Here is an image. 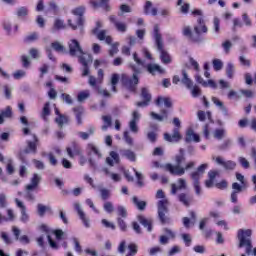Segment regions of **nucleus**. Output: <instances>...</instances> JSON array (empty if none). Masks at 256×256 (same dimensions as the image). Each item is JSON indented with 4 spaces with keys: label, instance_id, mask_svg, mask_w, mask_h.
Wrapping results in <instances>:
<instances>
[{
    "label": "nucleus",
    "instance_id": "aec40b11",
    "mask_svg": "<svg viewBox=\"0 0 256 256\" xmlns=\"http://www.w3.org/2000/svg\"><path fill=\"white\" fill-rule=\"evenodd\" d=\"M197 22L198 25L194 26L196 35H201V33H207V31H209V28L205 25V20L202 17L198 18Z\"/></svg>",
    "mask_w": 256,
    "mask_h": 256
},
{
    "label": "nucleus",
    "instance_id": "393cba45",
    "mask_svg": "<svg viewBox=\"0 0 256 256\" xmlns=\"http://www.w3.org/2000/svg\"><path fill=\"white\" fill-rule=\"evenodd\" d=\"M138 221L145 229H147L148 233H151L153 231V220L147 219L145 216H138Z\"/></svg>",
    "mask_w": 256,
    "mask_h": 256
},
{
    "label": "nucleus",
    "instance_id": "c756f323",
    "mask_svg": "<svg viewBox=\"0 0 256 256\" xmlns=\"http://www.w3.org/2000/svg\"><path fill=\"white\" fill-rule=\"evenodd\" d=\"M186 143H191V141H194L195 143H199L201 141V138L199 135L195 134V131L193 129H189L186 132V138H185Z\"/></svg>",
    "mask_w": 256,
    "mask_h": 256
},
{
    "label": "nucleus",
    "instance_id": "f704fd0d",
    "mask_svg": "<svg viewBox=\"0 0 256 256\" xmlns=\"http://www.w3.org/2000/svg\"><path fill=\"white\" fill-rule=\"evenodd\" d=\"M132 203L139 209V211H145V207H147V202L139 200L137 196L132 197Z\"/></svg>",
    "mask_w": 256,
    "mask_h": 256
},
{
    "label": "nucleus",
    "instance_id": "bf43d9fd",
    "mask_svg": "<svg viewBox=\"0 0 256 256\" xmlns=\"http://www.w3.org/2000/svg\"><path fill=\"white\" fill-rule=\"evenodd\" d=\"M90 93L89 90L82 91L78 94V101L79 103H83L86 99H89Z\"/></svg>",
    "mask_w": 256,
    "mask_h": 256
},
{
    "label": "nucleus",
    "instance_id": "423d86ee",
    "mask_svg": "<svg viewBox=\"0 0 256 256\" xmlns=\"http://www.w3.org/2000/svg\"><path fill=\"white\" fill-rule=\"evenodd\" d=\"M68 51L71 57H78L79 61H81V57H83V55H88L87 53L83 52L81 44L76 39H71L68 42Z\"/></svg>",
    "mask_w": 256,
    "mask_h": 256
},
{
    "label": "nucleus",
    "instance_id": "8fccbe9b",
    "mask_svg": "<svg viewBox=\"0 0 256 256\" xmlns=\"http://www.w3.org/2000/svg\"><path fill=\"white\" fill-rule=\"evenodd\" d=\"M0 115H2L3 119H11L13 117L11 106H7L4 110H1Z\"/></svg>",
    "mask_w": 256,
    "mask_h": 256
},
{
    "label": "nucleus",
    "instance_id": "5701e85b",
    "mask_svg": "<svg viewBox=\"0 0 256 256\" xmlns=\"http://www.w3.org/2000/svg\"><path fill=\"white\" fill-rule=\"evenodd\" d=\"M119 162V154L115 151H111L109 153V157L106 158V163L109 165V167H114L115 165L119 164Z\"/></svg>",
    "mask_w": 256,
    "mask_h": 256
},
{
    "label": "nucleus",
    "instance_id": "dca6fc26",
    "mask_svg": "<svg viewBox=\"0 0 256 256\" xmlns=\"http://www.w3.org/2000/svg\"><path fill=\"white\" fill-rule=\"evenodd\" d=\"M141 97L144 101L137 102L136 107H147L151 103V93L147 88H142Z\"/></svg>",
    "mask_w": 256,
    "mask_h": 256
},
{
    "label": "nucleus",
    "instance_id": "e2e57ef3",
    "mask_svg": "<svg viewBox=\"0 0 256 256\" xmlns=\"http://www.w3.org/2000/svg\"><path fill=\"white\" fill-rule=\"evenodd\" d=\"M242 21L246 27H252L253 22L247 13L242 14Z\"/></svg>",
    "mask_w": 256,
    "mask_h": 256
},
{
    "label": "nucleus",
    "instance_id": "79ce46f5",
    "mask_svg": "<svg viewBox=\"0 0 256 256\" xmlns=\"http://www.w3.org/2000/svg\"><path fill=\"white\" fill-rule=\"evenodd\" d=\"M109 0H100V3L98 2H92L93 7H103L105 11H111V6H109Z\"/></svg>",
    "mask_w": 256,
    "mask_h": 256
},
{
    "label": "nucleus",
    "instance_id": "4c0bfd02",
    "mask_svg": "<svg viewBox=\"0 0 256 256\" xmlns=\"http://www.w3.org/2000/svg\"><path fill=\"white\" fill-rule=\"evenodd\" d=\"M74 115L77 119L78 125H83V119L81 118V115H83V107L78 106L73 108Z\"/></svg>",
    "mask_w": 256,
    "mask_h": 256
},
{
    "label": "nucleus",
    "instance_id": "6e6d98bb",
    "mask_svg": "<svg viewBox=\"0 0 256 256\" xmlns=\"http://www.w3.org/2000/svg\"><path fill=\"white\" fill-rule=\"evenodd\" d=\"M123 139L129 147H133V137H131V134L129 131H124L123 133Z\"/></svg>",
    "mask_w": 256,
    "mask_h": 256
},
{
    "label": "nucleus",
    "instance_id": "58836bf2",
    "mask_svg": "<svg viewBox=\"0 0 256 256\" xmlns=\"http://www.w3.org/2000/svg\"><path fill=\"white\" fill-rule=\"evenodd\" d=\"M50 106H51L50 102H46L44 104V107H43V110H42V114H41V117H42V119H44V121H47V117H49L51 115Z\"/></svg>",
    "mask_w": 256,
    "mask_h": 256
},
{
    "label": "nucleus",
    "instance_id": "f03ea898",
    "mask_svg": "<svg viewBox=\"0 0 256 256\" xmlns=\"http://www.w3.org/2000/svg\"><path fill=\"white\" fill-rule=\"evenodd\" d=\"M251 229H240L238 230V247L239 249L245 247L246 249V255H251V249H253V242L251 240L252 235Z\"/></svg>",
    "mask_w": 256,
    "mask_h": 256
},
{
    "label": "nucleus",
    "instance_id": "72a5a7b5",
    "mask_svg": "<svg viewBox=\"0 0 256 256\" xmlns=\"http://www.w3.org/2000/svg\"><path fill=\"white\" fill-rule=\"evenodd\" d=\"M51 49L56 51L57 53H65V45H63V42L60 41H54L50 44Z\"/></svg>",
    "mask_w": 256,
    "mask_h": 256
},
{
    "label": "nucleus",
    "instance_id": "cd10ccee",
    "mask_svg": "<svg viewBox=\"0 0 256 256\" xmlns=\"http://www.w3.org/2000/svg\"><path fill=\"white\" fill-rule=\"evenodd\" d=\"M95 131H96L95 126L91 125L88 127L87 132H77V135L78 137H80V139H82V141H87L89 137H91L92 135H95Z\"/></svg>",
    "mask_w": 256,
    "mask_h": 256
},
{
    "label": "nucleus",
    "instance_id": "6ab92c4d",
    "mask_svg": "<svg viewBox=\"0 0 256 256\" xmlns=\"http://www.w3.org/2000/svg\"><path fill=\"white\" fill-rule=\"evenodd\" d=\"M101 27H103V24L101 22H97L96 23V27L93 29V33L94 35L97 36V39H99V41H105L106 37H107V30H100Z\"/></svg>",
    "mask_w": 256,
    "mask_h": 256
},
{
    "label": "nucleus",
    "instance_id": "39448f33",
    "mask_svg": "<svg viewBox=\"0 0 256 256\" xmlns=\"http://www.w3.org/2000/svg\"><path fill=\"white\" fill-rule=\"evenodd\" d=\"M158 217L160 219V222L162 225H165L167 223H170L169 216H167V213H169V200L167 199H162L158 201Z\"/></svg>",
    "mask_w": 256,
    "mask_h": 256
},
{
    "label": "nucleus",
    "instance_id": "20e7f679",
    "mask_svg": "<svg viewBox=\"0 0 256 256\" xmlns=\"http://www.w3.org/2000/svg\"><path fill=\"white\" fill-rule=\"evenodd\" d=\"M154 39L156 43V47L158 51L160 52V58L162 63L164 64H169L171 63V56H169V53L163 49V37H161L159 33V27L155 26L154 27Z\"/></svg>",
    "mask_w": 256,
    "mask_h": 256
},
{
    "label": "nucleus",
    "instance_id": "4468645a",
    "mask_svg": "<svg viewBox=\"0 0 256 256\" xmlns=\"http://www.w3.org/2000/svg\"><path fill=\"white\" fill-rule=\"evenodd\" d=\"M80 63L83 65V77H87L89 75V64L93 63V56L91 54H84L82 57H80Z\"/></svg>",
    "mask_w": 256,
    "mask_h": 256
},
{
    "label": "nucleus",
    "instance_id": "2eb2a0df",
    "mask_svg": "<svg viewBox=\"0 0 256 256\" xmlns=\"http://www.w3.org/2000/svg\"><path fill=\"white\" fill-rule=\"evenodd\" d=\"M232 189H233V191L230 195V201H231V203H237L238 195H239V193L243 192V190L245 189V185L234 182L232 184Z\"/></svg>",
    "mask_w": 256,
    "mask_h": 256
},
{
    "label": "nucleus",
    "instance_id": "412c9836",
    "mask_svg": "<svg viewBox=\"0 0 256 256\" xmlns=\"http://www.w3.org/2000/svg\"><path fill=\"white\" fill-rule=\"evenodd\" d=\"M85 13V7L84 6H79L75 9L72 10V14L75 15L76 17H78L77 20V25L79 27H81L84 23V19H83V14Z\"/></svg>",
    "mask_w": 256,
    "mask_h": 256
},
{
    "label": "nucleus",
    "instance_id": "9b49d317",
    "mask_svg": "<svg viewBox=\"0 0 256 256\" xmlns=\"http://www.w3.org/2000/svg\"><path fill=\"white\" fill-rule=\"evenodd\" d=\"M26 143L27 146L24 149V153H32L33 155H35L37 153V143H39V138L37 137V135L32 134V140H28Z\"/></svg>",
    "mask_w": 256,
    "mask_h": 256
},
{
    "label": "nucleus",
    "instance_id": "ddd939ff",
    "mask_svg": "<svg viewBox=\"0 0 256 256\" xmlns=\"http://www.w3.org/2000/svg\"><path fill=\"white\" fill-rule=\"evenodd\" d=\"M183 139V136L179 132V128L173 129V134L164 133V140L168 143H179Z\"/></svg>",
    "mask_w": 256,
    "mask_h": 256
},
{
    "label": "nucleus",
    "instance_id": "864d4df0",
    "mask_svg": "<svg viewBox=\"0 0 256 256\" xmlns=\"http://www.w3.org/2000/svg\"><path fill=\"white\" fill-rule=\"evenodd\" d=\"M119 53V42H115L114 44H111V47L109 49V56L114 57Z\"/></svg>",
    "mask_w": 256,
    "mask_h": 256
},
{
    "label": "nucleus",
    "instance_id": "69168bd1",
    "mask_svg": "<svg viewBox=\"0 0 256 256\" xmlns=\"http://www.w3.org/2000/svg\"><path fill=\"white\" fill-rule=\"evenodd\" d=\"M128 249H129L130 252L126 256H135V255H137L138 247H137L136 244H130L128 246Z\"/></svg>",
    "mask_w": 256,
    "mask_h": 256
},
{
    "label": "nucleus",
    "instance_id": "a18cd8bd",
    "mask_svg": "<svg viewBox=\"0 0 256 256\" xmlns=\"http://www.w3.org/2000/svg\"><path fill=\"white\" fill-rule=\"evenodd\" d=\"M226 75L228 79H233L235 75V65L233 63H228L226 66Z\"/></svg>",
    "mask_w": 256,
    "mask_h": 256
},
{
    "label": "nucleus",
    "instance_id": "f8f14e48",
    "mask_svg": "<svg viewBox=\"0 0 256 256\" xmlns=\"http://www.w3.org/2000/svg\"><path fill=\"white\" fill-rule=\"evenodd\" d=\"M213 161H215V163H217V165H221L222 167H224V169H226V171H233V169H235V167H237V163L228 160L225 161L222 157L218 156V157H213L212 158Z\"/></svg>",
    "mask_w": 256,
    "mask_h": 256
},
{
    "label": "nucleus",
    "instance_id": "603ef678",
    "mask_svg": "<svg viewBox=\"0 0 256 256\" xmlns=\"http://www.w3.org/2000/svg\"><path fill=\"white\" fill-rule=\"evenodd\" d=\"M20 122L22 125H25V127L22 129L24 135H29L30 130H29V121L27 120V117L22 116L20 118Z\"/></svg>",
    "mask_w": 256,
    "mask_h": 256
},
{
    "label": "nucleus",
    "instance_id": "b1692460",
    "mask_svg": "<svg viewBox=\"0 0 256 256\" xmlns=\"http://www.w3.org/2000/svg\"><path fill=\"white\" fill-rule=\"evenodd\" d=\"M109 19H110L111 23L114 24V26L116 27L117 31H120V33H125V31H127V24L117 20V18L115 16H113V15L110 16Z\"/></svg>",
    "mask_w": 256,
    "mask_h": 256
},
{
    "label": "nucleus",
    "instance_id": "338daca9",
    "mask_svg": "<svg viewBox=\"0 0 256 256\" xmlns=\"http://www.w3.org/2000/svg\"><path fill=\"white\" fill-rule=\"evenodd\" d=\"M190 89H191L192 97L195 98L201 95V88H199V86L195 85V86H192Z\"/></svg>",
    "mask_w": 256,
    "mask_h": 256
},
{
    "label": "nucleus",
    "instance_id": "4be33fe9",
    "mask_svg": "<svg viewBox=\"0 0 256 256\" xmlns=\"http://www.w3.org/2000/svg\"><path fill=\"white\" fill-rule=\"evenodd\" d=\"M39 183H41V175L35 173L31 178V183L26 185V191H33L39 187Z\"/></svg>",
    "mask_w": 256,
    "mask_h": 256
},
{
    "label": "nucleus",
    "instance_id": "5fc2aeb1",
    "mask_svg": "<svg viewBox=\"0 0 256 256\" xmlns=\"http://www.w3.org/2000/svg\"><path fill=\"white\" fill-rule=\"evenodd\" d=\"M214 139H218V141H221L225 137V129H216L213 132Z\"/></svg>",
    "mask_w": 256,
    "mask_h": 256
},
{
    "label": "nucleus",
    "instance_id": "680f3d73",
    "mask_svg": "<svg viewBox=\"0 0 256 256\" xmlns=\"http://www.w3.org/2000/svg\"><path fill=\"white\" fill-rule=\"evenodd\" d=\"M146 137L150 143H155L157 141V132L149 131L146 133Z\"/></svg>",
    "mask_w": 256,
    "mask_h": 256
},
{
    "label": "nucleus",
    "instance_id": "9d476101",
    "mask_svg": "<svg viewBox=\"0 0 256 256\" xmlns=\"http://www.w3.org/2000/svg\"><path fill=\"white\" fill-rule=\"evenodd\" d=\"M207 167H209V164H201L195 171L191 172L190 177L193 183H199L201 177L205 175Z\"/></svg>",
    "mask_w": 256,
    "mask_h": 256
},
{
    "label": "nucleus",
    "instance_id": "c9c22d12",
    "mask_svg": "<svg viewBox=\"0 0 256 256\" xmlns=\"http://www.w3.org/2000/svg\"><path fill=\"white\" fill-rule=\"evenodd\" d=\"M182 33L184 37H187V39H189L190 41H195V37L193 36V29L191 28V26H184L182 29Z\"/></svg>",
    "mask_w": 256,
    "mask_h": 256
},
{
    "label": "nucleus",
    "instance_id": "49530a36",
    "mask_svg": "<svg viewBox=\"0 0 256 256\" xmlns=\"http://www.w3.org/2000/svg\"><path fill=\"white\" fill-rule=\"evenodd\" d=\"M163 103H164L165 107L170 108L172 106L171 99L158 97L156 100V105H158V107H159L160 105H163Z\"/></svg>",
    "mask_w": 256,
    "mask_h": 256
},
{
    "label": "nucleus",
    "instance_id": "1a4fd4ad",
    "mask_svg": "<svg viewBox=\"0 0 256 256\" xmlns=\"http://www.w3.org/2000/svg\"><path fill=\"white\" fill-rule=\"evenodd\" d=\"M16 207L20 209V221L21 223H29V214L27 213V207L25 204L19 200V198H15Z\"/></svg>",
    "mask_w": 256,
    "mask_h": 256
},
{
    "label": "nucleus",
    "instance_id": "bb28decb",
    "mask_svg": "<svg viewBox=\"0 0 256 256\" xmlns=\"http://www.w3.org/2000/svg\"><path fill=\"white\" fill-rule=\"evenodd\" d=\"M212 102L214 103V105H216V107L220 109L225 117H229V110H227V107L221 100H219V98L212 97Z\"/></svg>",
    "mask_w": 256,
    "mask_h": 256
},
{
    "label": "nucleus",
    "instance_id": "e433bc0d",
    "mask_svg": "<svg viewBox=\"0 0 256 256\" xmlns=\"http://www.w3.org/2000/svg\"><path fill=\"white\" fill-rule=\"evenodd\" d=\"M15 15L18 19H23L29 15V9L25 6L19 7L16 9Z\"/></svg>",
    "mask_w": 256,
    "mask_h": 256
},
{
    "label": "nucleus",
    "instance_id": "a878e982",
    "mask_svg": "<svg viewBox=\"0 0 256 256\" xmlns=\"http://www.w3.org/2000/svg\"><path fill=\"white\" fill-rule=\"evenodd\" d=\"M145 15L157 16V8L153 7V2L147 0L143 7Z\"/></svg>",
    "mask_w": 256,
    "mask_h": 256
},
{
    "label": "nucleus",
    "instance_id": "a211bd4d",
    "mask_svg": "<svg viewBox=\"0 0 256 256\" xmlns=\"http://www.w3.org/2000/svg\"><path fill=\"white\" fill-rule=\"evenodd\" d=\"M163 231L165 234L160 236L159 243L160 245H167L169 239H175V233L168 228H164Z\"/></svg>",
    "mask_w": 256,
    "mask_h": 256
},
{
    "label": "nucleus",
    "instance_id": "a19ab883",
    "mask_svg": "<svg viewBox=\"0 0 256 256\" xmlns=\"http://www.w3.org/2000/svg\"><path fill=\"white\" fill-rule=\"evenodd\" d=\"M67 151V155L70 157V159H73V157H75V155H82L81 154V149L77 148V146H74L73 149H71V147L66 148Z\"/></svg>",
    "mask_w": 256,
    "mask_h": 256
},
{
    "label": "nucleus",
    "instance_id": "0e129e2a",
    "mask_svg": "<svg viewBox=\"0 0 256 256\" xmlns=\"http://www.w3.org/2000/svg\"><path fill=\"white\" fill-rule=\"evenodd\" d=\"M37 211H38L39 217H45V213H47V206L43 204H38Z\"/></svg>",
    "mask_w": 256,
    "mask_h": 256
},
{
    "label": "nucleus",
    "instance_id": "37998d69",
    "mask_svg": "<svg viewBox=\"0 0 256 256\" xmlns=\"http://www.w3.org/2000/svg\"><path fill=\"white\" fill-rule=\"evenodd\" d=\"M117 83H119V74H113L110 82L113 93H117Z\"/></svg>",
    "mask_w": 256,
    "mask_h": 256
},
{
    "label": "nucleus",
    "instance_id": "774afa93",
    "mask_svg": "<svg viewBox=\"0 0 256 256\" xmlns=\"http://www.w3.org/2000/svg\"><path fill=\"white\" fill-rule=\"evenodd\" d=\"M117 213L119 217H122L123 219L127 218V208L123 206H118Z\"/></svg>",
    "mask_w": 256,
    "mask_h": 256
},
{
    "label": "nucleus",
    "instance_id": "13d9d810",
    "mask_svg": "<svg viewBox=\"0 0 256 256\" xmlns=\"http://www.w3.org/2000/svg\"><path fill=\"white\" fill-rule=\"evenodd\" d=\"M87 149H88L89 151H92V153H93L94 155H97L99 158L102 157L101 152H99V149L97 148V146H95V144L89 143V144L87 145Z\"/></svg>",
    "mask_w": 256,
    "mask_h": 256
},
{
    "label": "nucleus",
    "instance_id": "2f4dec72",
    "mask_svg": "<svg viewBox=\"0 0 256 256\" xmlns=\"http://www.w3.org/2000/svg\"><path fill=\"white\" fill-rule=\"evenodd\" d=\"M121 155L122 157H125L126 159H128V161H132V162L137 161V154H135V152H133L130 149L121 150Z\"/></svg>",
    "mask_w": 256,
    "mask_h": 256
},
{
    "label": "nucleus",
    "instance_id": "de8ad7c7",
    "mask_svg": "<svg viewBox=\"0 0 256 256\" xmlns=\"http://www.w3.org/2000/svg\"><path fill=\"white\" fill-rule=\"evenodd\" d=\"M178 199H179L180 203H183V205H185V207H189V205L191 203V198H189L187 194H185V193L179 194Z\"/></svg>",
    "mask_w": 256,
    "mask_h": 256
},
{
    "label": "nucleus",
    "instance_id": "473e14b6",
    "mask_svg": "<svg viewBox=\"0 0 256 256\" xmlns=\"http://www.w3.org/2000/svg\"><path fill=\"white\" fill-rule=\"evenodd\" d=\"M182 79L181 83L187 87V89H191L193 87V80L189 78V74H187V71H182Z\"/></svg>",
    "mask_w": 256,
    "mask_h": 256
},
{
    "label": "nucleus",
    "instance_id": "0eeeda50",
    "mask_svg": "<svg viewBox=\"0 0 256 256\" xmlns=\"http://www.w3.org/2000/svg\"><path fill=\"white\" fill-rule=\"evenodd\" d=\"M73 207L75 211L77 212V215L79 219L82 221L83 225L86 227V229H89L91 227V220L89 217H87V214L83 211V207L81 206V203L75 202L73 204Z\"/></svg>",
    "mask_w": 256,
    "mask_h": 256
},
{
    "label": "nucleus",
    "instance_id": "c03bdc74",
    "mask_svg": "<svg viewBox=\"0 0 256 256\" xmlns=\"http://www.w3.org/2000/svg\"><path fill=\"white\" fill-rule=\"evenodd\" d=\"M29 57L35 61H39V59H41V52L37 48H31L29 50Z\"/></svg>",
    "mask_w": 256,
    "mask_h": 256
},
{
    "label": "nucleus",
    "instance_id": "f257e3e1",
    "mask_svg": "<svg viewBox=\"0 0 256 256\" xmlns=\"http://www.w3.org/2000/svg\"><path fill=\"white\" fill-rule=\"evenodd\" d=\"M186 158L185 155H176L175 156V165L168 163L165 164V171H168L170 175H176L177 177H182L185 171H189V169H193L195 167V162H188L185 167L181 166L185 163Z\"/></svg>",
    "mask_w": 256,
    "mask_h": 256
},
{
    "label": "nucleus",
    "instance_id": "7ed1b4c3",
    "mask_svg": "<svg viewBox=\"0 0 256 256\" xmlns=\"http://www.w3.org/2000/svg\"><path fill=\"white\" fill-rule=\"evenodd\" d=\"M130 68L133 71L132 78L123 77V83L129 91H135L137 85H139V76L141 75V68L135 64H130Z\"/></svg>",
    "mask_w": 256,
    "mask_h": 256
},
{
    "label": "nucleus",
    "instance_id": "6e6552de",
    "mask_svg": "<svg viewBox=\"0 0 256 256\" xmlns=\"http://www.w3.org/2000/svg\"><path fill=\"white\" fill-rule=\"evenodd\" d=\"M139 119H141V114H139L138 111L132 112V118L128 123V127L131 133H134V135H137V133H139V126L137 125V123H139Z\"/></svg>",
    "mask_w": 256,
    "mask_h": 256
},
{
    "label": "nucleus",
    "instance_id": "c85d7f7f",
    "mask_svg": "<svg viewBox=\"0 0 256 256\" xmlns=\"http://www.w3.org/2000/svg\"><path fill=\"white\" fill-rule=\"evenodd\" d=\"M150 117L154 119V121H160V122L167 121L169 117V112L167 110H161V115L155 112H151Z\"/></svg>",
    "mask_w": 256,
    "mask_h": 256
},
{
    "label": "nucleus",
    "instance_id": "4d7b16f0",
    "mask_svg": "<svg viewBox=\"0 0 256 256\" xmlns=\"http://www.w3.org/2000/svg\"><path fill=\"white\" fill-rule=\"evenodd\" d=\"M231 145H233V141L231 139H227L218 146V149L219 151H227V149L231 147Z\"/></svg>",
    "mask_w": 256,
    "mask_h": 256
},
{
    "label": "nucleus",
    "instance_id": "052dcab7",
    "mask_svg": "<svg viewBox=\"0 0 256 256\" xmlns=\"http://www.w3.org/2000/svg\"><path fill=\"white\" fill-rule=\"evenodd\" d=\"M212 64L214 71H221V69H223V61H221V59H214Z\"/></svg>",
    "mask_w": 256,
    "mask_h": 256
},
{
    "label": "nucleus",
    "instance_id": "f3484780",
    "mask_svg": "<svg viewBox=\"0 0 256 256\" xmlns=\"http://www.w3.org/2000/svg\"><path fill=\"white\" fill-rule=\"evenodd\" d=\"M178 184V185H177ZM177 184H171V193L172 195H177V191H183L187 189V180L179 178Z\"/></svg>",
    "mask_w": 256,
    "mask_h": 256
},
{
    "label": "nucleus",
    "instance_id": "7c9ffc66",
    "mask_svg": "<svg viewBox=\"0 0 256 256\" xmlns=\"http://www.w3.org/2000/svg\"><path fill=\"white\" fill-rule=\"evenodd\" d=\"M146 69H147L148 73H150V75H155L156 73H160V74L165 73V70L157 64H148L146 66Z\"/></svg>",
    "mask_w": 256,
    "mask_h": 256
},
{
    "label": "nucleus",
    "instance_id": "3c124183",
    "mask_svg": "<svg viewBox=\"0 0 256 256\" xmlns=\"http://www.w3.org/2000/svg\"><path fill=\"white\" fill-rule=\"evenodd\" d=\"M213 33H221V20L218 17H214L213 19Z\"/></svg>",
    "mask_w": 256,
    "mask_h": 256
},
{
    "label": "nucleus",
    "instance_id": "ea45409f",
    "mask_svg": "<svg viewBox=\"0 0 256 256\" xmlns=\"http://www.w3.org/2000/svg\"><path fill=\"white\" fill-rule=\"evenodd\" d=\"M55 121L60 128H63V125H67L69 123V118L63 114H59Z\"/></svg>",
    "mask_w": 256,
    "mask_h": 256
},
{
    "label": "nucleus",
    "instance_id": "09e8293b",
    "mask_svg": "<svg viewBox=\"0 0 256 256\" xmlns=\"http://www.w3.org/2000/svg\"><path fill=\"white\" fill-rule=\"evenodd\" d=\"M60 29H65V22L61 19H56L52 28V33H55V31H59Z\"/></svg>",
    "mask_w": 256,
    "mask_h": 256
}]
</instances>
